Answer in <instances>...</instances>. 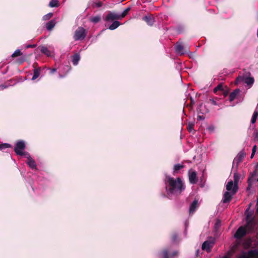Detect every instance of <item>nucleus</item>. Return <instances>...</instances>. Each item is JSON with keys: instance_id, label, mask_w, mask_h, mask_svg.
Masks as SVG:
<instances>
[{"instance_id": "obj_1", "label": "nucleus", "mask_w": 258, "mask_h": 258, "mask_svg": "<svg viewBox=\"0 0 258 258\" xmlns=\"http://www.w3.org/2000/svg\"><path fill=\"white\" fill-rule=\"evenodd\" d=\"M164 181L168 194L180 193L184 189L183 183L179 177L175 179L166 175Z\"/></svg>"}, {"instance_id": "obj_2", "label": "nucleus", "mask_w": 258, "mask_h": 258, "mask_svg": "<svg viewBox=\"0 0 258 258\" xmlns=\"http://www.w3.org/2000/svg\"><path fill=\"white\" fill-rule=\"evenodd\" d=\"M26 148V145L23 141H19L17 142L16 146L14 148V151L17 155L20 156H26L28 155L27 152H23V151Z\"/></svg>"}, {"instance_id": "obj_3", "label": "nucleus", "mask_w": 258, "mask_h": 258, "mask_svg": "<svg viewBox=\"0 0 258 258\" xmlns=\"http://www.w3.org/2000/svg\"><path fill=\"white\" fill-rule=\"evenodd\" d=\"M86 36V33L85 29L82 27H79L75 32L74 39L75 40H82L84 39Z\"/></svg>"}, {"instance_id": "obj_4", "label": "nucleus", "mask_w": 258, "mask_h": 258, "mask_svg": "<svg viewBox=\"0 0 258 258\" xmlns=\"http://www.w3.org/2000/svg\"><path fill=\"white\" fill-rule=\"evenodd\" d=\"M175 49L176 52L180 55L184 54L189 51V48L187 46H184L180 43H176Z\"/></svg>"}, {"instance_id": "obj_5", "label": "nucleus", "mask_w": 258, "mask_h": 258, "mask_svg": "<svg viewBox=\"0 0 258 258\" xmlns=\"http://www.w3.org/2000/svg\"><path fill=\"white\" fill-rule=\"evenodd\" d=\"M240 81H243L249 87H251L254 83V78L253 77H249L247 76H243V77H238L235 80V83L238 84Z\"/></svg>"}, {"instance_id": "obj_6", "label": "nucleus", "mask_w": 258, "mask_h": 258, "mask_svg": "<svg viewBox=\"0 0 258 258\" xmlns=\"http://www.w3.org/2000/svg\"><path fill=\"white\" fill-rule=\"evenodd\" d=\"M106 22L114 21L115 20H120L119 14L109 11L104 19Z\"/></svg>"}, {"instance_id": "obj_7", "label": "nucleus", "mask_w": 258, "mask_h": 258, "mask_svg": "<svg viewBox=\"0 0 258 258\" xmlns=\"http://www.w3.org/2000/svg\"><path fill=\"white\" fill-rule=\"evenodd\" d=\"M258 256V251L256 249L250 250L248 251L247 254L243 252L238 258H254Z\"/></svg>"}, {"instance_id": "obj_8", "label": "nucleus", "mask_w": 258, "mask_h": 258, "mask_svg": "<svg viewBox=\"0 0 258 258\" xmlns=\"http://www.w3.org/2000/svg\"><path fill=\"white\" fill-rule=\"evenodd\" d=\"M246 232L247 231L245 228L243 226H240L238 228L234 234V237L236 239H240L246 234Z\"/></svg>"}, {"instance_id": "obj_9", "label": "nucleus", "mask_w": 258, "mask_h": 258, "mask_svg": "<svg viewBox=\"0 0 258 258\" xmlns=\"http://www.w3.org/2000/svg\"><path fill=\"white\" fill-rule=\"evenodd\" d=\"M246 156V153L244 152V149L241 151L237 155L236 157H235L233 160V164H236L237 166H238V164L241 163L243 158Z\"/></svg>"}, {"instance_id": "obj_10", "label": "nucleus", "mask_w": 258, "mask_h": 258, "mask_svg": "<svg viewBox=\"0 0 258 258\" xmlns=\"http://www.w3.org/2000/svg\"><path fill=\"white\" fill-rule=\"evenodd\" d=\"M246 223L245 228L247 231L248 232H252L256 226V223L255 220H247L246 221Z\"/></svg>"}, {"instance_id": "obj_11", "label": "nucleus", "mask_w": 258, "mask_h": 258, "mask_svg": "<svg viewBox=\"0 0 258 258\" xmlns=\"http://www.w3.org/2000/svg\"><path fill=\"white\" fill-rule=\"evenodd\" d=\"M234 195L233 194V190L231 193H230L228 191L225 192L223 195L222 202L223 203H229L231 201Z\"/></svg>"}, {"instance_id": "obj_12", "label": "nucleus", "mask_w": 258, "mask_h": 258, "mask_svg": "<svg viewBox=\"0 0 258 258\" xmlns=\"http://www.w3.org/2000/svg\"><path fill=\"white\" fill-rule=\"evenodd\" d=\"M143 20L145 21L146 22V23L149 26H153L155 22L154 17L153 15H148L144 16L143 18Z\"/></svg>"}, {"instance_id": "obj_13", "label": "nucleus", "mask_w": 258, "mask_h": 258, "mask_svg": "<svg viewBox=\"0 0 258 258\" xmlns=\"http://www.w3.org/2000/svg\"><path fill=\"white\" fill-rule=\"evenodd\" d=\"M214 245V242L210 241H205L202 244V249L206 250L207 252H210L211 248Z\"/></svg>"}, {"instance_id": "obj_14", "label": "nucleus", "mask_w": 258, "mask_h": 258, "mask_svg": "<svg viewBox=\"0 0 258 258\" xmlns=\"http://www.w3.org/2000/svg\"><path fill=\"white\" fill-rule=\"evenodd\" d=\"M234 185L233 188V194H235L238 190V183L240 179V175L237 173L234 174Z\"/></svg>"}, {"instance_id": "obj_15", "label": "nucleus", "mask_w": 258, "mask_h": 258, "mask_svg": "<svg viewBox=\"0 0 258 258\" xmlns=\"http://www.w3.org/2000/svg\"><path fill=\"white\" fill-rule=\"evenodd\" d=\"M184 167L183 163L175 164L173 166V173L174 175L180 173L181 170Z\"/></svg>"}, {"instance_id": "obj_16", "label": "nucleus", "mask_w": 258, "mask_h": 258, "mask_svg": "<svg viewBox=\"0 0 258 258\" xmlns=\"http://www.w3.org/2000/svg\"><path fill=\"white\" fill-rule=\"evenodd\" d=\"M27 158L28 161L27 162V163L28 164L29 167L32 169H35L36 168V164L34 159H33L30 156V154L28 153V155H27L26 156Z\"/></svg>"}, {"instance_id": "obj_17", "label": "nucleus", "mask_w": 258, "mask_h": 258, "mask_svg": "<svg viewBox=\"0 0 258 258\" xmlns=\"http://www.w3.org/2000/svg\"><path fill=\"white\" fill-rule=\"evenodd\" d=\"M240 90L239 89H236L234 90L232 92L230 93L229 96V99L230 101H233L238 94L239 93Z\"/></svg>"}, {"instance_id": "obj_18", "label": "nucleus", "mask_w": 258, "mask_h": 258, "mask_svg": "<svg viewBox=\"0 0 258 258\" xmlns=\"http://www.w3.org/2000/svg\"><path fill=\"white\" fill-rule=\"evenodd\" d=\"M72 61L73 64L74 66H76L78 64V62L80 61V58H81L80 55L79 53H75L74 55H73L72 56Z\"/></svg>"}, {"instance_id": "obj_19", "label": "nucleus", "mask_w": 258, "mask_h": 258, "mask_svg": "<svg viewBox=\"0 0 258 258\" xmlns=\"http://www.w3.org/2000/svg\"><path fill=\"white\" fill-rule=\"evenodd\" d=\"M197 112L202 113L204 112V114L208 112V109L206 108L205 105L201 104L197 107Z\"/></svg>"}, {"instance_id": "obj_20", "label": "nucleus", "mask_w": 258, "mask_h": 258, "mask_svg": "<svg viewBox=\"0 0 258 258\" xmlns=\"http://www.w3.org/2000/svg\"><path fill=\"white\" fill-rule=\"evenodd\" d=\"M101 19V16L99 15L92 16L89 18V21L94 24H96L100 21Z\"/></svg>"}, {"instance_id": "obj_21", "label": "nucleus", "mask_w": 258, "mask_h": 258, "mask_svg": "<svg viewBox=\"0 0 258 258\" xmlns=\"http://www.w3.org/2000/svg\"><path fill=\"white\" fill-rule=\"evenodd\" d=\"M41 72V69L40 68H35L34 70V74L33 76L32 77V80H35L40 75Z\"/></svg>"}, {"instance_id": "obj_22", "label": "nucleus", "mask_w": 258, "mask_h": 258, "mask_svg": "<svg viewBox=\"0 0 258 258\" xmlns=\"http://www.w3.org/2000/svg\"><path fill=\"white\" fill-rule=\"evenodd\" d=\"M120 25V23L119 21H114L109 26V29L111 30H113L116 29Z\"/></svg>"}, {"instance_id": "obj_23", "label": "nucleus", "mask_w": 258, "mask_h": 258, "mask_svg": "<svg viewBox=\"0 0 258 258\" xmlns=\"http://www.w3.org/2000/svg\"><path fill=\"white\" fill-rule=\"evenodd\" d=\"M40 50L42 53L48 56H49L51 55L50 51L45 46H41Z\"/></svg>"}, {"instance_id": "obj_24", "label": "nucleus", "mask_w": 258, "mask_h": 258, "mask_svg": "<svg viewBox=\"0 0 258 258\" xmlns=\"http://www.w3.org/2000/svg\"><path fill=\"white\" fill-rule=\"evenodd\" d=\"M54 26L55 23L54 21L51 20L46 24V27L48 30H51L54 27Z\"/></svg>"}, {"instance_id": "obj_25", "label": "nucleus", "mask_w": 258, "mask_h": 258, "mask_svg": "<svg viewBox=\"0 0 258 258\" xmlns=\"http://www.w3.org/2000/svg\"><path fill=\"white\" fill-rule=\"evenodd\" d=\"M49 6L51 8L58 7L59 6V2L57 0H51L49 2Z\"/></svg>"}, {"instance_id": "obj_26", "label": "nucleus", "mask_w": 258, "mask_h": 258, "mask_svg": "<svg viewBox=\"0 0 258 258\" xmlns=\"http://www.w3.org/2000/svg\"><path fill=\"white\" fill-rule=\"evenodd\" d=\"M131 10V8L130 7H128L127 8H126L124 11L123 12L121 13V15H119V18H120V19L121 20V19L123 18L124 17H125V16L127 14V13H128V12L130 11Z\"/></svg>"}, {"instance_id": "obj_27", "label": "nucleus", "mask_w": 258, "mask_h": 258, "mask_svg": "<svg viewBox=\"0 0 258 258\" xmlns=\"http://www.w3.org/2000/svg\"><path fill=\"white\" fill-rule=\"evenodd\" d=\"M234 183H233L232 180H230L228 182L226 185V189L228 191H230L234 187Z\"/></svg>"}, {"instance_id": "obj_28", "label": "nucleus", "mask_w": 258, "mask_h": 258, "mask_svg": "<svg viewBox=\"0 0 258 258\" xmlns=\"http://www.w3.org/2000/svg\"><path fill=\"white\" fill-rule=\"evenodd\" d=\"M257 116H258V112L256 110H255L253 112V114L252 115V118L251 120V122L252 123H254L256 122Z\"/></svg>"}, {"instance_id": "obj_29", "label": "nucleus", "mask_w": 258, "mask_h": 258, "mask_svg": "<svg viewBox=\"0 0 258 258\" xmlns=\"http://www.w3.org/2000/svg\"><path fill=\"white\" fill-rule=\"evenodd\" d=\"M189 180L191 183H194V170L190 169L188 171Z\"/></svg>"}, {"instance_id": "obj_30", "label": "nucleus", "mask_w": 258, "mask_h": 258, "mask_svg": "<svg viewBox=\"0 0 258 258\" xmlns=\"http://www.w3.org/2000/svg\"><path fill=\"white\" fill-rule=\"evenodd\" d=\"M22 55V53L21 52L20 49L16 50L12 55V57L15 58Z\"/></svg>"}, {"instance_id": "obj_31", "label": "nucleus", "mask_w": 258, "mask_h": 258, "mask_svg": "<svg viewBox=\"0 0 258 258\" xmlns=\"http://www.w3.org/2000/svg\"><path fill=\"white\" fill-rule=\"evenodd\" d=\"M12 146L11 145L8 143H4L0 144V150H2L3 149L8 148H12Z\"/></svg>"}, {"instance_id": "obj_32", "label": "nucleus", "mask_w": 258, "mask_h": 258, "mask_svg": "<svg viewBox=\"0 0 258 258\" xmlns=\"http://www.w3.org/2000/svg\"><path fill=\"white\" fill-rule=\"evenodd\" d=\"M224 91L223 86L222 84H219L214 89V92L216 93L218 91Z\"/></svg>"}, {"instance_id": "obj_33", "label": "nucleus", "mask_w": 258, "mask_h": 258, "mask_svg": "<svg viewBox=\"0 0 258 258\" xmlns=\"http://www.w3.org/2000/svg\"><path fill=\"white\" fill-rule=\"evenodd\" d=\"M102 6V3L99 1L93 3L92 6L93 8H100Z\"/></svg>"}, {"instance_id": "obj_34", "label": "nucleus", "mask_w": 258, "mask_h": 258, "mask_svg": "<svg viewBox=\"0 0 258 258\" xmlns=\"http://www.w3.org/2000/svg\"><path fill=\"white\" fill-rule=\"evenodd\" d=\"M53 16V13H49L45 15H44L43 17V19L44 20H48L49 19H50Z\"/></svg>"}, {"instance_id": "obj_35", "label": "nucleus", "mask_w": 258, "mask_h": 258, "mask_svg": "<svg viewBox=\"0 0 258 258\" xmlns=\"http://www.w3.org/2000/svg\"><path fill=\"white\" fill-rule=\"evenodd\" d=\"M205 118V114L204 112L199 113L198 112V120H204Z\"/></svg>"}, {"instance_id": "obj_36", "label": "nucleus", "mask_w": 258, "mask_h": 258, "mask_svg": "<svg viewBox=\"0 0 258 258\" xmlns=\"http://www.w3.org/2000/svg\"><path fill=\"white\" fill-rule=\"evenodd\" d=\"M245 214H246V221L247 220H251L254 219V218L253 217H251L252 214L250 213H247L246 212Z\"/></svg>"}, {"instance_id": "obj_37", "label": "nucleus", "mask_w": 258, "mask_h": 258, "mask_svg": "<svg viewBox=\"0 0 258 258\" xmlns=\"http://www.w3.org/2000/svg\"><path fill=\"white\" fill-rule=\"evenodd\" d=\"M256 150H257V146L256 145L253 146L252 147V153L251 154L250 158L252 159L253 157V156H254L255 153L256 151Z\"/></svg>"}, {"instance_id": "obj_38", "label": "nucleus", "mask_w": 258, "mask_h": 258, "mask_svg": "<svg viewBox=\"0 0 258 258\" xmlns=\"http://www.w3.org/2000/svg\"><path fill=\"white\" fill-rule=\"evenodd\" d=\"M178 235L176 233H174L172 235V240L174 242H177Z\"/></svg>"}, {"instance_id": "obj_39", "label": "nucleus", "mask_w": 258, "mask_h": 258, "mask_svg": "<svg viewBox=\"0 0 258 258\" xmlns=\"http://www.w3.org/2000/svg\"><path fill=\"white\" fill-rule=\"evenodd\" d=\"M254 176V174L252 175V176L250 177H249L247 180L248 182V187L247 188L249 189L251 187V180H252L253 177Z\"/></svg>"}, {"instance_id": "obj_40", "label": "nucleus", "mask_w": 258, "mask_h": 258, "mask_svg": "<svg viewBox=\"0 0 258 258\" xmlns=\"http://www.w3.org/2000/svg\"><path fill=\"white\" fill-rule=\"evenodd\" d=\"M162 254L164 258H169L168 251L167 249H164L163 251Z\"/></svg>"}, {"instance_id": "obj_41", "label": "nucleus", "mask_w": 258, "mask_h": 258, "mask_svg": "<svg viewBox=\"0 0 258 258\" xmlns=\"http://www.w3.org/2000/svg\"><path fill=\"white\" fill-rule=\"evenodd\" d=\"M187 130L189 132H191L194 130V123L189 122L188 123Z\"/></svg>"}, {"instance_id": "obj_42", "label": "nucleus", "mask_w": 258, "mask_h": 258, "mask_svg": "<svg viewBox=\"0 0 258 258\" xmlns=\"http://www.w3.org/2000/svg\"><path fill=\"white\" fill-rule=\"evenodd\" d=\"M194 212V202H191L190 205L189 213L191 215Z\"/></svg>"}, {"instance_id": "obj_43", "label": "nucleus", "mask_w": 258, "mask_h": 258, "mask_svg": "<svg viewBox=\"0 0 258 258\" xmlns=\"http://www.w3.org/2000/svg\"><path fill=\"white\" fill-rule=\"evenodd\" d=\"M253 140L254 142H258V131H256L253 133Z\"/></svg>"}, {"instance_id": "obj_44", "label": "nucleus", "mask_w": 258, "mask_h": 258, "mask_svg": "<svg viewBox=\"0 0 258 258\" xmlns=\"http://www.w3.org/2000/svg\"><path fill=\"white\" fill-rule=\"evenodd\" d=\"M25 61V58L24 57H21V58H19L18 62L19 63L22 64V63H23Z\"/></svg>"}, {"instance_id": "obj_45", "label": "nucleus", "mask_w": 258, "mask_h": 258, "mask_svg": "<svg viewBox=\"0 0 258 258\" xmlns=\"http://www.w3.org/2000/svg\"><path fill=\"white\" fill-rule=\"evenodd\" d=\"M199 207L198 200L195 198V211Z\"/></svg>"}, {"instance_id": "obj_46", "label": "nucleus", "mask_w": 258, "mask_h": 258, "mask_svg": "<svg viewBox=\"0 0 258 258\" xmlns=\"http://www.w3.org/2000/svg\"><path fill=\"white\" fill-rule=\"evenodd\" d=\"M36 47V44H29L26 46V48H35Z\"/></svg>"}, {"instance_id": "obj_47", "label": "nucleus", "mask_w": 258, "mask_h": 258, "mask_svg": "<svg viewBox=\"0 0 258 258\" xmlns=\"http://www.w3.org/2000/svg\"><path fill=\"white\" fill-rule=\"evenodd\" d=\"M210 101L212 104H213L214 105H217V103H216V101H215L213 99H210Z\"/></svg>"}, {"instance_id": "obj_48", "label": "nucleus", "mask_w": 258, "mask_h": 258, "mask_svg": "<svg viewBox=\"0 0 258 258\" xmlns=\"http://www.w3.org/2000/svg\"><path fill=\"white\" fill-rule=\"evenodd\" d=\"M208 130L210 132H212L214 130V127L213 126H210L208 127Z\"/></svg>"}, {"instance_id": "obj_49", "label": "nucleus", "mask_w": 258, "mask_h": 258, "mask_svg": "<svg viewBox=\"0 0 258 258\" xmlns=\"http://www.w3.org/2000/svg\"><path fill=\"white\" fill-rule=\"evenodd\" d=\"M178 255V251H176L173 252L172 253V254H171V257H174V256H176V255Z\"/></svg>"}, {"instance_id": "obj_50", "label": "nucleus", "mask_w": 258, "mask_h": 258, "mask_svg": "<svg viewBox=\"0 0 258 258\" xmlns=\"http://www.w3.org/2000/svg\"><path fill=\"white\" fill-rule=\"evenodd\" d=\"M194 178H195V183H196L198 181V178H197V173L195 171Z\"/></svg>"}, {"instance_id": "obj_51", "label": "nucleus", "mask_w": 258, "mask_h": 258, "mask_svg": "<svg viewBox=\"0 0 258 258\" xmlns=\"http://www.w3.org/2000/svg\"><path fill=\"white\" fill-rule=\"evenodd\" d=\"M56 71V69H52L51 71V73H54V72H55Z\"/></svg>"}, {"instance_id": "obj_52", "label": "nucleus", "mask_w": 258, "mask_h": 258, "mask_svg": "<svg viewBox=\"0 0 258 258\" xmlns=\"http://www.w3.org/2000/svg\"><path fill=\"white\" fill-rule=\"evenodd\" d=\"M37 66V63H34L33 64V67H34V68H35V67H36Z\"/></svg>"}, {"instance_id": "obj_53", "label": "nucleus", "mask_w": 258, "mask_h": 258, "mask_svg": "<svg viewBox=\"0 0 258 258\" xmlns=\"http://www.w3.org/2000/svg\"><path fill=\"white\" fill-rule=\"evenodd\" d=\"M66 67L68 68V69H69V70L71 69V66H67Z\"/></svg>"}, {"instance_id": "obj_54", "label": "nucleus", "mask_w": 258, "mask_h": 258, "mask_svg": "<svg viewBox=\"0 0 258 258\" xmlns=\"http://www.w3.org/2000/svg\"><path fill=\"white\" fill-rule=\"evenodd\" d=\"M190 99L191 103H192V101H193L192 98V97H190Z\"/></svg>"}, {"instance_id": "obj_55", "label": "nucleus", "mask_w": 258, "mask_h": 258, "mask_svg": "<svg viewBox=\"0 0 258 258\" xmlns=\"http://www.w3.org/2000/svg\"><path fill=\"white\" fill-rule=\"evenodd\" d=\"M227 94H228L227 92H224V95L225 96H226L227 95Z\"/></svg>"}, {"instance_id": "obj_56", "label": "nucleus", "mask_w": 258, "mask_h": 258, "mask_svg": "<svg viewBox=\"0 0 258 258\" xmlns=\"http://www.w3.org/2000/svg\"><path fill=\"white\" fill-rule=\"evenodd\" d=\"M187 221H186V222H185V227H186H186H187Z\"/></svg>"}, {"instance_id": "obj_57", "label": "nucleus", "mask_w": 258, "mask_h": 258, "mask_svg": "<svg viewBox=\"0 0 258 258\" xmlns=\"http://www.w3.org/2000/svg\"><path fill=\"white\" fill-rule=\"evenodd\" d=\"M247 75H250V73L249 72H248V73H247Z\"/></svg>"}, {"instance_id": "obj_58", "label": "nucleus", "mask_w": 258, "mask_h": 258, "mask_svg": "<svg viewBox=\"0 0 258 258\" xmlns=\"http://www.w3.org/2000/svg\"><path fill=\"white\" fill-rule=\"evenodd\" d=\"M216 225H219L218 222H217L216 223Z\"/></svg>"}, {"instance_id": "obj_59", "label": "nucleus", "mask_w": 258, "mask_h": 258, "mask_svg": "<svg viewBox=\"0 0 258 258\" xmlns=\"http://www.w3.org/2000/svg\"><path fill=\"white\" fill-rule=\"evenodd\" d=\"M224 258H227V257L225 256V257H224Z\"/></svg>"}, {"instance_id": "obj_60", "label": "nucleus", "mask_w": 258, "mask_h": 258, "mask_svg": "<svg viewBox=\"0 0 258 258\" xmlns=\"http://www.w3.org/2000/svg\"><path fill=\"white\" fill-rule=\"evenodd\" d=\"M257 181H258V177H257Z\"/></svg>"}]
</instances>
